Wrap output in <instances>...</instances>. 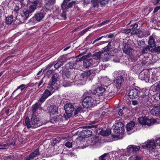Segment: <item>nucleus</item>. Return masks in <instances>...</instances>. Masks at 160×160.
<instances>
[{
  "label": "nucleus",
  "instance_id": "obj_45",
  "mask_svg": "<svg viewBox=\"0 0 160 160\" xmlns=\"http://www.w3.org/2000/svg\"><path fill=\"white\" fill-rule=\"evenodd\" d=\"M108 153H105L98 158V160H105V158L108 155Z\"/></svg>",
  "mask_w": 160,
  "mask_h": 160
},
{
  "label": "nucleus",
  "instance_id": "obj_4",
  "mask_svg": "<svg viewBox=\"0 0 160 160\" xmlns=\"http://www.w3.org/2000/svg\"><path fill=\"white\" fill-rule=\"evenodd\" d=\"M58 75L57 73L54 74L49 81L48 87L50 89H53L55 90L58 89V86L57 82L58 81Z\"/></svg>",
  "mask_w": 160,
  "mask_h": 160
},
{
  "label": "nucleus",
  "instance_id": "obj_28",
  "mask_svg": "<svg viewBox=\"0 0 160 160\" xmlns=\"http://www.w3.org/2000/svg\"><path fill=\"white\" fill-rule=\"evenodd\" d=\"M40 106L41 104L39 102H38L32 106V112H33L32 115H36V112L38 109H41Z\"/></svg>",
  "mask_w": 160,
  "mask_h": 160
},
{
  "label": "nucleus",
  "instance_id": "obj_5",
  "mask_svg": "<svg viewBox=\"0 0 160 160\" xmlns=\"http://www.w3.org/2000/svg\"><path fill=\"white\" fill-rule=\"evenodd\" d=\"M92 134V130L88 129L83 130L79 132L76 135H74V137H76L77 140H81L82 139L85 138H88L90 137Z\"/></svg>",
  "mask_w": 160,
  "mask_h": 160
},
{
  "label": "nucleus",
  "instance_id": "obj_39",
  "mask_svg": "<svg viewBox=\"0 0 160 160\" xmlns=\"http://www.w3.org/2000/svg\"><path fill=\"white\" fill-rule=\"evenodd\" d=\"M160 123V120L158 119L151 118V124H157Z\"/></svg>",
  "mask_w": 160,
  "mask_h": 160
},
{
  "label": "nucleus",
  "instance_id": "obj_61",
  "mask_svg": "<svg viewBox=\"0 0 160 160\" xmlns=\"http://www.w3.org/2000/svg\"><path fill=\"white\" fill-rule=\"evenodd\" d=\"M160 9V6H158L156 7L154 10V11L153 12V13H155L156 12H157L158 10Z\"/></svg>",
  "mask_w": 160,
  "mask_h": 160
},
{
  "label": "nucleus",
  "instance_id": "obj_49",
  "mask_svg": "<svg viewBox=\"0 0 160 160\" xmlns=\"http://www.w3.org/2000/svg\"><path fill=\"white\" fill-rule=\"evenodd\" d=\"M141 32V31L139 30H133L131 32V34L132 35L136 34L137 35L138 33H140Z\"/></svg>",
  "mask_w": 160,
  "mask_h": 160
},
{
  "label": "nucleus",
  "instance_id": "obj_34",
  "mask_svg": "<svg viewBox=\"0 0 160 160\" xmlns=\"http://www.w3.org/2000/svg\"><path fill=\"white\" fill-rule=\"evenodd\" d=\"M27 87L28 86L27 85H25L23 84H22L17 87V89L13 92L12 94H13L16 91L19 89L20 90V92H21L24 89L27 88Z\"/></svg>",
  "mask_w": 160,
  "mask_h": 160
},
{
  "label": "nucleus",
  "instance_id": "obj_35",
  "mask_svg": "<svg viewBox=\"0 0 160 160\" xmlns=\"http://www.w3.org/2000/svg\"><path fill=\"white\" fill-rule=\"evenodd\" d=\"M24 16V17L26 19L31 15H32V13H30L28 10H24L23 11V13L22 14Z\"/></svg>",
  "mask_w": 160,
  "mask_h": 160
},
{
  "label": "nucleus",
  "instance_id": "obj_10",
  "mask_svg": "<svg viewBox=\"0 0 160 160\" xmlns=\"http://www.w3.org/2000/svg\"><path fill=\"white\" fill-rule=\"evenodd\" d=\"M41 3L40 1L38 0L34 1L32 5H30L28 9V10L30 13L32 14V13L34 12L37 8V6H41Z\"/></svg>",
  "mask_w": 160,
  "mask_h": 160
},
{
  "label": "nucleus",
  "instance_id": "obj_25",
  "mask_svg": "<svg viewBox=\"0 0 160 160\" xmlns=\"http://www.w3.org/2000/svg\"><path fill=\"white\" fill-rule=\"evenodd\" d=\"M124 79L122 76L118 77L114 81V83L116 87H118L121 86L122 82L123 81Z\"/></svg>",
  "mask_w": 160,
  "mask_h": 160
},
{
  "label": "nucleus",
  "instance_id": "obj_18",
  "mask_svg": "<svg viewBox=\"0 0 160 160\" xmlns=\"http://www.w3.org/2000/svg\"><path fill=\"white\" fill-rule=\"evenodd\" d=\"M83 66L84 68H87L90 67H95L94 66L93 62L92 59H86L83 62Z\"/></svg>",
  "mask_w": 160,
  "mask_h": 160
},
{
  "label": "nucleus",
  "instance_id": "obj_47",
  "mask_svg": "<svg viewBox=\"0 0 160 160\" xmlns=\"http://www.w3.org/2000/svg\"><path fill=\"white\" fill-rule=\"evenodd\" d=\"M111 43V42H109L108 45L104 48V51L105 52H107L109 50V49H110Z\"/></svg>",
  "mask_w": 160,
  "mask_h": 160
},
{
  "label": "nucleus",
  "instance_id": "obj_13",
  "mask_svg": "<svg viewBox=\"0 0 160 160\" xmlns=\"http://www.w3.org/2000/svg\"><path fill=\"white\" fill-rule=\"evenodd\" d=\"M55 3V0H47L46 1V4L45 5V11H47L48 10L52 8Z\"/></svg>",
  "mask_w": 160,
  "mask_h": 160
},
{
  "label": "nucleus",
  "instance_id": "obj_27",
  "mask_svg": "<svg viewBox=\"0 0 160 160\" xmlns=\"http://www.w3.org/2000/svg\"><path fill=\"white\" fill-rule=\"evenodd\" d=\"M151 113L153 115H160V108L157 107H153L151 110Z\"/></svg>",
  "mask_w": 160,
  "mask_h": 160
},
{
  "label": "nucleus",
  "instance_id": "obj_22",
  "mask_svg": "<svg viewBox=\"0 0 160 160\" xmlns=\"http://www.w3.org/2000/svg\"><path fill=\"white\" fill-rule=\"evenodd\" d=\"M40 154L39 152V148H36L33 152L31 153L30 155L28 156L30 160L33 159L35 157Z\"/></svg>",
  "mask_w": 160,
  "mask_h": 160
},
{
  "label": "nucleus",
  "instance_id": "obj_30",
  "mask_svg": "<svg viewBox=\"0 0 160 160\" xmlns=\"http://www.w3.org/2000/svg\"><path fill=\"white\" fill-rule=\"evenodd\" d=\"M132 153H133V148L132 145L128 146L127 148L125 154L127 156H129Z\"/></svg>",
  "mask_w": 160,
  "mask_h": 160
},
{
  "label": "nucleus",
  "instance_id": "obj_52",
  "mask_svg": "<svg viewBox=\"0 0 160 160\" xmlns=\"http://www.w3.org/2000/svg\"><path fill=\"white\" fill-rule=\"evenodd\" d=\"M108 2V0H100V3L101 5L104 6Z\"/></svg>",
  "mask_w": 160,
  "mask_h": 160
},
{
  "label": "nucleus",
  "instance_id": "obj_50",
  "mask_svg": "<svg viewBox=\"0 0 160 160\" xmlns=\"http://www.w3.org/2000/svg\"><path fill=\"white\" fill-rule=\"evenodd\" d=\"M155 89L157 91H159L160 90V81L157 82Z\"/></svg>",
  "mask_w": 160,
  "mask_h": 160
},
{
  "label": "nucleus",
  "instance_id": "obj_26",
  "mask_svg": "<svg viewBox=\"0 0 160 160\" xmlns=\"http://www.w3.org/2000/svg\"><path fill=\"white\" fill-rule=\"evenodd\" d=\"M75 1H72L69 3L68 4V3H62L61 6L63 10L67 9L72 7L73 5L75 4Z\"/></svg>",
  "mask_w": 160,
  "mask_h": 160
},
{
  "label": "nucleus",
  "instance_id": "obj_23",
  "mask_svg": "<svg viewBox=\"0 0 160 160\" xmlns=\"http://www.w3.org/2000/svg\"><path fill=\"white\" fill-rule=\"evenodd\" d=\"M49 87H48L47 89H46L42 95L46 98L49 96L51 95V94L55 91V90L53 89H51L50 90Z\"/></svg>",
  "mask_w": 160,
  "mask_h": 160
},
{
  "label": "nucleus",
  "instance_id": "obj_31",
  "mask_svg": "<svg viewBox=\"0 0 160 160\" xmlns=\"http://www.w3.org/2000/svg\"><path fill=\"white\" fill-rule=\"evenodd\" d=\"M111 133V130L108 129L106 130H102L100 131L99 134L102 136H106L109 135Z\"/></svg>",
  "mask_w": 160,
  "mask_h": 160
},
{
  "label": "nucleus",
  "instance_id": "obj_48",
  "mask_svg": "<svg viewBox=\"0 0 160 160\" xmlns=\"http://www.w3.org/2000/svg\"><path fill=\"white\" fill-rule=\"evenodd\" d=\"M132 147L133 148V153L136 151H138L140 148V147L139 146H135L132 145Z\"/></svg>",
  "mask_w": 160,
  "mask_h": 160
},
{
  "label": "nucleus",
  "instance_id": "obj_1",
  "mask_svg": "<svg viewBox=\"0 0 160 160\" xmlns=\"http://www.w3.org/2000/svg\"><path fill=\"white\" fill-rule=\"evenodd\" d=\"M25 123L28 128H37L42 125L44 123L38 115H32V116L30 121L29 119L26 117L25 118Z\"/></svg>",
  "mask_w": 160,
  "mask_h": 160
},
{
  "label": "nucleus",
  "instance_id": "obj_51",
  "mask_svg": "<svg viewBox=\"0 0 160 160\" xmlns=\"http://www.w3.org/2000/svg\"><path fill=\"white\" fill-rule=\"evenodd\" d=\"M13 143V142L7 143L6 144L0 143V147H7L8 146H10V145L12 144Z\"/></svg>",
  "mask_w": 160,
  "mask_h": 160
},
{
  "label": "nucleus",
  "instance_id": "obj_11",
  "mask_svg": "<svg viewBox=\"0 0 160 160\" xmlns=\"http://www.w3.org/2000/svg\"><path fill=\"white\" fill-rule=\"evenodd\" d=\"M105 91V89L102 87H99L96 89L91 90V92L93 94H97L99 96H102Z\"/></svg>",
  "mask_w": 160,
  "mask_h": 160
},
{
  "label": "nucleus",
  "instance_id": "obj_41",
  "mask_svg": "<svg viewBox=\"0 0 160 160\" xmlns=\"http://www.w3.org/2000/svg\"><path fill=\"white\" fill-rule=\"evenodd\" d=\"M91 141H79L80 142V143L82 144H83V146H81V148H86L87 146H89V145L88 144V143L87 144H86V142H90Z\"/></svg>",
  "mask_w": 160,
  "mask_h": 160
},
{
  "label": "nucleus",
  "instance_id": "obj_38",
  "mask_svg": "<svg viewBox=\"0 0 160 160\" xmlns=\"http://www.w3.org/2000/svg\"><path fill=\"white\" fill-rule=\"evenodd\" d=\"M107 53V52H105L104 51L102 53H103L102 55L103 54L104 55L103 59V60L104 61H107L109 59V56Z\"/></svg>",
  "mask_w": 160,
  "mask_h": 160
},
{
  "label": "nucleus",
  "instance_id": "obj_8",
  "mask_svg": "<svg viewBox=\"0 0 160 160\" xmlns=\"http://www.w3.org/2000/svg\"><path fill=\"white\" fill-rule=\"evenodd\" d=\"M64 108L65 112L67 115L68 118H69L71 116L72 113L74 111V106L71 103H67L65 105Z\"/></svg>",
  "mask_w": 160,
  "mask_h": 160
},
{
  "label": "nucleus",
  "instance_id": "obj_6",
  "mask_svg": "<svg viewBox=\"0 0 160 160\" xmlns=\"http://www.w3.org/2000/svg\"><path fill=\"white\" fill-rule=\"evenodd\" d=\"M94 100L92 98L88 96L85 98L83 100L82 105L84 108H86L90 107L93 105Z\"/></svg>",
  "mask_w": 160,
  "mask_h": 160
},
{
  "label": "nucleus",
  "instance_id": "obj_57",
  "mask_svg": "<svg viewBox=\"0 0 160 160\" xmlns=\"http://www.w3.org/2000/svg\"><path fill=\"white\" fill-rule=\"evenodd\" d=\"M132 30H134L137 28L138 27V24L136 23H135L133 25H132Z\"/></svg>",
  "mask_w": 160,
  "mask_h": 160
},
{
  "label": "nucleus",
  "instance_id": "obj_32",
  "mask_svg": "<svg viewBox=\"0 0 160 160\" xmlns=\"http://www.w3.org/2000/svg\"><path fill=\"white\" fill-rule=\"evenodd\" d=\"M82 65L81 59L78 60H77L75 62H74L73 68L76 69H80L81 65Z\"/></svg>",
  "mask_w": 160,
  "mask_h": 160
},
{
  "label": "nucleus",
  "instance_id": "obj_64",
  "mask_svg": "<svg viewBox=\"0 0 160 160\" xmlns=\"http://www.w3.org/2000/svg\"><path fill=\"white\" fill-rule=\"evenodd\" d=\"M53 65V63H49L48 65V66L46 67L45 70H46L48 68H49L51 67Z\"/></svg>",
  "mask_w": 160,
  "mask_h": 160
},
{
  "label": "nucleus",
  "instance_id": "obj_21",
  "mask_svg": "<svg viewBox=\"0 0 160 160\" xmlns=\"http://www.w3.org/2000/svg\"><path fill=\"white\" fill-rule=\"evenodd\" d=\"M45 13L44 12H40L36 14L34 16V19L37 21H40L44 17Z\"/></svg>",
  "mask_w": 160,
  "mask_h": 160
},
{
  "label": "nucleus",
  "instance_id": "obj_58",
  "mask_svg": "<svg viewBox=\"0 0 160 160\" xmlns=\"http://www.w3.org/2000/svg\"><path fill=\"white\" fill-rule=\"evenodd\" d=\"M134 160H143V159L140 156L136 155L135 156V159Z\"/></svg>",
  "mask_w": 160,
  "mask_h": 160
},
{
  "label": "nucleus",
  "instance_id": "obj_40",
  "mask_svg": "<svg viewBox=\"0 0 160 160\" xmlns=\"http://www.w3.org/2000/svg\"><path fill=\"white\" fill-rule=\"evenodd\" d=\"M74 62H70L65 65V68L67 69H69L73 68L74 67Z\"/></svg>",
  "mask_w": 160,
  "mask_h": 160
},
{
  "label": "nucleus",
  "instance_id": "obj_59",
  "mask_svg": "<svg viewBox=\"0 0 160 160\" xmlns=\"http://www.w3.org/2000/svg\"><path fill=\"white\" fill-rule=\"evenodd\" d=\"M156 142L157 145L160 146V141H151V143L153 142Z\"/></svg>",
  "mask_w": 160,
  "mask_h": 160
},
{
  "label": "nucleus",
  "instance_id": "obj_29",
  "mask_svg": "<svg viewBox=\"0 0 160 160\" xmlns=\"http://www.w3.org/2000/svg\"><path fill=\"white\" fill-rule=\"evenodd\" d=\"M23 1L24 0H20V1L18 2L15 4L14 9L15 11H18L22 7V6L23 4Z\"/></svg>",
  "mask_w": 160,
  "mask_h": 160
},
{
  "label": "nucleus",
  "instance_id": "obj_7",
  "mask_svg": "<svg viewBox=\"0 0 160 160\" xmlns=\"http://www.w3.org/2000/svg\"><path fill=\"white\" fill-rule=\"evenodd\" d=\"M138 78L142 80H144L148 82L150 80L149 69H146L141 71L139 74Z\"/></svg>",
  "mask_w": 160,
  "mask_h": 160
},
{
  "label": "nucleus",
  "instance_id": "obj_46",
  "mask_svg": "<svg viewBox=\"0 0 160 160\" xmlns=\"http://www.w3.org/2000/svg\"><path fill=\"white\" fill-rule=\"evenodd\" d=\"M70 139V137H60L59 138H55L53 139L54 140H62V139H65L66 140H69Z\"/></svg>",
  "mask_w": 160,
  "mask_h": 160
},
{
  "label": "nucleus",
  "instance_id": "obj_3",
  "mask_svg": "<svg viewBox=\"0 0 160 160\" xmlns=\"http://www.w3.org/2000/svg\"><path fill=\"white\" fill-rule=\"evenodd\" d=\"M158 37L154 34L151 36V52L157 53H160V46L155 47L156 43L158 42Z\"/></svg>",
  "mask_w": 160,
  "mask_h": 160
},
{
  "label": "nucleus",
  "instance_id": "obj_53",
  "mask_svg": "<svg viewBox=\"0 0 160 160\" xmlns=\"http://www.w3.org/2000/svg\"><path fill=\"white\" fill-rule=\"evenodd\" d=\"M100 0H92V2H92L93 3V6L94 7H96L98 3L100 2Z\"/></svg>",
  "mask_w": 160,
  "mask_h": 160
},
{
  "label": "nucleus",
  "instance_id": "obj_9",
  "mask_svg": "<svg viewBox=\"0 0 160 160\" xmlns=\"http://www.w3.org/2000/svg\"><path fill=\"white\" fill-rule=\"evenodd\" d=\"M102 54L100 52H96L92 55V58L91 59L93 62L94 66H97L99 63L100 57L102 56Z\"/></svg>",
  "mask_w": 160,
  "mask_h": 160
},
{
  "label": "nucleus",
  "instance_id": "obj_43",
  "mask_svg": "<svg viewBox=\"0 0 160 160\" xmlns=\"http://www.w3.org/2000/svg\"><path fill=\"white\" fill-rule=\"evenodd\" d=\"M149 90L148 89H145L143 90L140 93H142V97L144 98V96H147L149 94Z\"/></svg>",
  "mask_w": 160,
  "mask_h": 160
},
{
  "label": "nucleus",
  "instance_id": "obj_55",
  "mask_svg": "<svg viewBox=\"0 0 160 160\" xmlns=\"http://www.w3.org/2000/svg\"><path fill=\"white\" fill-rule=\"evenodd\" d=\"M65 146L68 148H71L72 146V142H67L65 144Z\"/></svg>",
  "mask_w": 160,
  "mask_h": 160
},
{
  "label": "nucleus",
  "instance_id": "obj_17",
  "mask_svg": "<svg viewBox=\"0 0 160 160\" xmlns=\"http://www.w3.org/2000/svg\"><path fill=\"white\" fill-rule=\"evenodd\" d=\"M122 50L123 52L127 55H130L132 53V49L129 44H124Z\"/></svg>",
  "mask_w": 160,
  "mask_h": 160
},
{
  "label": "nucleus",
  "instance_id": "obj_2",
  "mask_svg": "<svg viewBox=\"0 0 160 160\" xmlns=\"http://www.w3.org/2000/svg\"><path fill=\"white\" fill-rule=\"evenodd\" d=\"M114 132L119 135H112L113 138H118L119 139H122L124 136V125L121 122H118L115 125L113 129Z\"/></svg>",
  "mask_w": 160,
  "mask_h": 160
},
{
  "label": "nucleus",
  "instance_id": "obj_15",
  "mask_svg": "<svg viewBox=\"0 0 160 160\" xmlns=\"http://www.w3.org/2000/svg\"><path fill=\"white\" fill-rule=\"evenodd\" d=\"M66 60L65 57L63 56L60 57L57 62L54 65V68L57 69L59 68L65 62Z\"/></svg>",
  "mask_w": 160,
  "mask_h": 160
},
{
  "label": "nucleus",
  "instance_id": "obj_12",
  "mask_svg": "<svg viewBox=\"0 0 160 160\" xmlns=\"http://www.w3.org/2000/svg\"><path fill=\"white\" fill-rule=\"evenodd\" d=\"M138 120L139 122L142 125L150 126V120L146 116L140 117L138 118Z\"/></svg>",
  "mask_w": 160,
  "mask_h": 160
},
{
  "label": "nucleus",
  "instance_id": "obj_36",
  "mask_svg": "<svg viewBox=\"0 0 160 160\" xmlns=\"http://www.w3.org/2000/svg\"><path fill=\"white\" fill-rule=\"evenodd\" d=\"M93 71L92 70L84 72L82 75V77L84 78H87L91 74Z\"/></svg>",
  "mask_w": 160,
  "mask_h": 160
},
{
  "label": "nucleus",
  "instance_id": "obj_44",
  "mask_svg": "<svg viewBox=\"0 0 160 160\" xmlns=\"http://www.w3.org/2000/svg\"><path fill=\"white\" fill-rule=\"evenodd\" d=\"M101 81L104 83H109L110 82V79L107 77H105L102 78Z\"/></svg>",
  "mask_w": 160,
  "mask_h": 160
},
{
  "label": "nucleus",
  "instance_id": "obj_37",
  "mask_svg": "<svg viewBox=\"0 0 160 160\" xmlns=\"http://www.w3.org/2000/svg\"><path fill=\"white\" fill-rule=\"evenodd\" d=\"M13 20L12 16L11 15L6 18V23L8 24H11Z\"/></svg>",
  "mask_w": 160,
  "mask_h": 160
},
{
  "label": "nucleus",
  "instance_id": "obj_20",
  "mask_svg": "<svg viewBox=\"0 0 160 160\" xmlns=\"http://www.w3.org/2000/svg\"><path fill=\"white\" fill-rule=\"evenodd\" d=\"M63 117L61 115L57 116L51 118V121L53 123H59L62 121Z\"/></svg>",
  "mask_w": 160,
  "mask_h": 160
},
{
  "label": "nucleus",
  "instance_id": "obj_63",
  "mask_svg": "<svg viewBox=\"0 0 160 160\" xmlns=\"http://www.w3.org/2000/svg\"><path fill=\"white\" fill-rule=\"evenodd\" d=\"M131 30H132V29H131V28H129L125 29L124 31L125 33H130L131 32Z\"/></svg>",
  "mask_w": 160,
  "mask_h": 160
},
{
  "label": "nucleus",
  "instance_id": "obj_60",
  "mask_svg": "<svg viewBox=\"0 0 160 160\" xmlns=\"http://www.w3.org/2000/svg\"><path fill=\"white\" fill-rule=\"evenodd\" d=\"M60 141H52V142H51V145L53 146H55L57 142H58Z\"/></svg>",
  "mask_w": 160,
  "mask_h": 160
},
{
  "label": "nucleus",
  "instance_id": "obj_42",
  "mask_svg": "<svg viewBox=\"0 0 160 160\" xmlns=\"http://www.w3.org/2000/svg\"><path fill=\"white\" fill-rule=\"evenodd\" d=\"M82 111V108L81 106H78L74 112V115L76 116L78 112H80Z\"/></svg>",
  "mask_w": 160,
  "mask_h": 160
},
{
  "label": "nucleus",
  "instance_id": "obj_19",
  "mask_svg": "<svg viewBox=\"0 0 160 160\" xmlns=\"http://www.w3.org/2000/svg\"><path fill=\"white\" fill-rule=\"evenodd\" d=\"M135 126L134 123L133 122H130L126 125V130L127 133L128 134H130L133 132L132 129Z\"/></svg>",
  "mask_w": 160,
  "mask_h": 160
},
{
  "label": "nucleus",
  "instance_id": "obj_24",
  "mask_svg": "<svg viewBox=\"0 0 160 160\" xmlns=\"http://www.w3.org/2000/svg\"><path fill=\"white\" fill-rule=\"evenodd\" d=\"M48 111L50 115L57 113L58 111V108L57 107L55 106H51L49 107Z\"/></svg>",
  "mask_w": 160,
  "mask_h": 160
},
{
  "label": "nucleus",
  "instance_id": "obj_14",
  "mask_svg": "<svg viewBox=\"0 0 160 160\" xmlns=\"http://www.w3.org/2000/svg\"><path fill=\"white\" fill-rule=\"evenodd\" d=\"M151 70L152 72L151 82H152L158 79L157 78L159 75L160 72H158L156 68L151 69Z\"/></svg>",
  "mask_w": 160,
  "mask_h": 160
},
{
  "label": "nucleus",
  "instance_id": "obj_33",
  "mask_svg": "<svg viewBox=\"0 0 160 160\" xmlns=\"http://www.w3.org/2000/svg\"><path fill=\"white\" fill-rule=\"evenodd\" d=\"M16 18L17 20H18L20 23H23L26 20L22 14H18L16 16Z\"/></svg>",
  "mask_w": 160,
  "mask_h": 160
},
{
  "label": "nucleus",
  "instance_id": "obj_54",
  "mask_svg": "<svg viewBox=\"0 0 160 160\" xmlns=\"http://www.w3.org/2000/svg\"><path fill=\"white\" fill-rule=\"evenodd\" d=\"M46 99V98H45L44 97V96L42 95L41 98L38 101L39 102H38L39 103L41 102V103H42Z\"/></svg>",
  "mask_w": 160,
  "mask_h": 160
},
{
  "label": "nucleus",
  "instance_id": "obj_56",
  "mask_svg": "<svg viewBox=\"0 0 160 160\" xmlns=\"http://www.w3.org/2000/svg\"><path fill=\"white\" fill-rule=\"evenodd\" d=\"M109 20H107L105 21H104L102 22L100 24H99L98 25L99 26L103 25L105 24H107V23L109 22Z\"/></svg>",
  "mask_w": 160,
  "mask_h": 160
},
{
  "label": "nucleus",
  "instance_id": "obj_16",
  "mask_svg": "<svg viewBox=\"0 0 160 160\" xmlns=\"http://www.w3.org/2000/svg\"><path fill=\"white\" fill-rule=\"evenodd\" d=\"M139 92L136 89H133L130 90L128 93L129 97L131 99L137 98Z\"/></svg>",
  "mask_w": 160,
  "mask_h": 160
},
{
  "label": "nucleus",
  "instance_id": "obj_62",
  "mask_svg": "<svg viewBox=\"0 0 160 160\" xmlns=\"http://www.w3.org/2000/svg\"><path fill=\"white\" fill-rule=\"evenodd\" d=\"M103 37L106 38L105 37H104V36H102V37H99V38H98L97 39H95V40H94L93 41V43H92V44H94L95 42H97V41L100 40L102 39V38H103Z\"/></svg>",
  "mask_w": 160,
  "mask_h": 160
}]
</instances>
